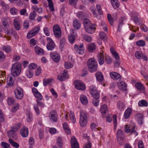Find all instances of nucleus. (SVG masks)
Returning a JSON list of instances; mask_svg holds the SVG:
<instances>
[{
  "instance_id": "nucleus-48",
  "label": "nucleus",
  "mask_w": 148,
  "mask_h": 148,
  "mask_svg": "<svg viewBox=\"0 0 148 148\" xmlns=\"http://www.w3.org/2000/svg\"><path fill=\"white\" fill-rule=\"evenodd\" d=\"M8 103L9 106L13 104L15 102V99L14 98L9 97L8 98Z\"/></svg>"
},
{
  "instance_id": "nucleus-61",
  "label": "nucleus",
  "mask_w": 148,
  "mask_h": 148,
  "mask_svg": "<svg viewBox=\"0 0 148 148\" xmlns=\"http://www.w3.org/2000/svg\"><path fill=\"white\" fill-rule=\"evenodd\" d=\"M19 105L18 104H16L12 108L11 111L13 112H14L16 111L18 109Z\"/></svg>"
},
{
  "instance_id": "nucleus-63",
  "label": "nucleus",
  "mask_w": 148,
  "mask_h": 148,
  "mask_svg": "<svg viewBox=\"0 0 148 148\" xmlns=\"http://www.w3.org/2000/svg\"><path fill=\"white\" fill-rule=\"evenodd\" d=\"M45 35L48 36L50 34V31L49 29L47 27H45L43 29Z\"/></svg>"
},
{
  "instance_id": "nucleus-20",
  "label": "nucleus",
  "mask_w": 148,
  "mask_h": 148,
  "mask_svg": "<svg viewBox=\"0 0 148 148\" xmlns=\"http://www.w3.org/2000/svg\"><path fill=\"white\" fill-rule=\"evenodd\" d=\"M110 75L111 77L114 80H120L121 79V76L116 72H111L110 73Z\"/></svg>"
},
{
  "instance_id": "nucleus-27",
  "label": "nucleus",
  "mask_w": 148,
  "mask_h": 148,
  "mask_svg": "<svg viewBox=\"0 0 148 148\" xmlns=\"http://www.w3.org/2000/svg\"><path fill=\"white\" fill-rule=\"evenodd\" d=\"M124 132L120 130H119L117 133V139L123 140L125 138Z\"/></svg>"
},
{
  "instance_id": "nucleus-2",
  "label": "nucleus",
  "mask_w": 148,
  "mask_h": 148,
  "mask_svg": "<svg viewBox=\"0 0 148 148\" xmlns=\"http://www.w3.org/2000/svg\"><path fill=\"white\" fill-rule=\"evenodd\" d=\"M102 53H100L98 55V58L99 64L102 65L104 64V58L106 63L108 64H110L112 62L111 58L108 56H105L102 50Z\"/></svg>"
},
{
  "instance_id": "nucleus-15",
  "label": "nucleus",
  "mask_w": 148,
  "mask_h": 148,
  "mask_svg": "<svg viewBox=\"0 0 148 148\" xmlns=\"http://www.w3.org/2000/svg\"><path fill=\"white\" fill-rule=\"evenodd\" d=\"M68 71L65 70L63 73L59 74L58 76V78L60 81L65 80L66 79L68 78Z\"/></svg>"
},
{
  "instance_id": "nucleus-8",
  "label": "nucleus",
  "mask_w": 148,
  "mask_h": 148,
  "mask_svg": "<svg viewBox=\"0 0 148 148\" xmlns=\"http://www.w3.org/2000/svg\"><path fill=\"white\" fill-rule=\"evenodd\" d=\"M74 84L75 88L77 90H83L86 88L84 84L81 80H77L75 81Z\"/></svg>"
},
{
  "instance_id": "nucleus-52",
  "label": "nucleus",
  "mask_w": 148,
  "mask_h": 148,
  "mask_svg": "<svg viewBox=\"0 0 148 148\" xmlns=\"http://www.w3.org/2000/svg\"><path fill=\"white\" fill-rule=\"evenodd\" d=\"M37 65L35 63L30 64L28 66V67L30 70H34L37 67Z\"/></svg>"
},
{
  "instance_id": "nucleus-22",
  "label": "nucleus",
  "mask_w": 148,
  "mask_h": 148,
  "mask_svg": "<svg viewBox=\"0 0 148 148\" xmlns=\"http://www.w3.org/2000/svg\"><path fill=\"white\" fill-rule=\"evenodd\" d=\"M34 50L35 53L37 55L42 56L44 54L43 49L38 46H36L34 47Z\"/></svg>"
},
{
  "instance_id": "nucleus-23",
  "label": "nucleus",
  "mask_w": 148,
  "mask_h": 148,
  "mask_svg": "<svg viewBox=\"0 0 148 148\" xmlns=\"http://www.w3.org/2000/svg\"><path fill=\"white\" fill-rule=\"evenodd\" d=\"M88 30L86 29H85V30L87 33L90 34L93 33L95 31L96 25L95 24H91L88 27Z\"/></svg>"
},
{
  "instance_id": "nucleus-59",
  "label": "nucleus",
  "mask_w": 148,
  "mask_h": 148,
  "mask_svg": "<svg viewBox=\"0 0 148 148\" xmlns=\"http://www.w3.org/2000/svg\"><path fill=\"white\" fill-rule=\"evenodd\" d=\"M37 41L34 38H32L30 40V43L32 47L34 46L37 44Z\"/></svg>"
},
{
  "instance_id": "nucleus-37",
  "label": "nucleus",
  "mask_w": 148,
  "mask_h": 148,
  "mask_svg": "<svg viewBox=\"0 0 148 148\" xmlns=\"http://www.w3.org/2000/svg\"><path fill=\"white\" fill-rule=\"evenodd\" d=\"M37 33L35 31L32 29L27 34V38L28 39H30L35 36Z\"/></svg>"
},
{
  "instance_id": "nucleus-24",
  "label": "nucleus",
  "mask_w": 148,
  "mask_h": 148,
  "mask_svg": "<svg viewBox=\"0 0 148 148\" xmlns=\"http://www.w3.org/2000/svg\"><path fill=\"white\" fill-rule=\"evenodd\" d=\"M136 118L137 119L138 123L141 125L143 123V115L141 113H138L136 114Z\"/></svg>"
},
{
  "instance_id": "nucleus-36",
  "label": "nucleus",
  "mask_w": 148,
  "mask_h": 148,
  "mask_svg": "<svg viewBox=\"0 0 148 148\" xmlns=\"http://www.w3.org/2000/svg\"><path fill=\"white\" fill-rule=\"evenodd\" d=\"M95 45L94 43H91L88 45V51L90 52L94 51L95 49Z\"/></svg>"
},
{
  "instance_id": "nucleus-49",
  "label": "nucleus",
  "mask_w": 148,
  "mask_h": 148,
  "mask_svg": "<svg viewBox=\"0 0 148 148\" xmlns=\"http://www.w3.org/2000/svg\"><path fill=\"white\" fill-rule=\"evenodd\" d=\"M48 2L49 7L50 10L51 11H53L54 10V8L53 7V5L52 0H47Z\"/></svg>"
},
{
  "instance_id": "nucleus-17",
  "label": "nucleus",
  "mask_w": 148,
  "mask_h": 148,
  "mask_svg": "<svg viewBox=\"0 0 148 148\" xmlns=\"http://www.w3.org/2000/svg\"><path fill=\"white\" fill-rule=\"evenodd\" d=\"M32 91L34 96L38 100H42L43 99V97L41 94L38 91L37 89L35 88H32Z\"/></svg>"
},
{
  "instance_id": "nucleus-31",
  "label": "nucleus",
  "mask_w": 148,
  "mask_h": 148,
  "mask_svg": "<svg viewBox=\"0 0 148 148\" xmlns=\"http://www.w3.org/2000/svg\"><path fill=\"white\" fill-rule=\"evenodd\" d=\"M110 52L116 60L119 59V56L118 53L116 52L113 47H111L110 49Z\"/></svg>"
},
{
  "instance_id": "nucleus-34",
  "label": "nucleus",
  "mask_w": 148,
  "mask_h": 148,
  "mask_svg": "<svg viewBox=\"0 0 148 148\" xmlns=\"http://www.w3.org/2000/svg\"><path fill=\"white\" fill-rule=\"evenodd\" d=\"M113 7L115 9L119 7L120 4L118 0H110Z\"/></svg>"
},
{
  "instance_id": "nucleus-51",
  "label": "nucleus",
  "mask_w": 148,
  "mask_h": 148,
  "mask_svg": "<svg viewBox=\"0 0 148 148\" xmlns=\"http://www.w3.org/2000/svg\"><path fill=\"white\" fill-rule=\"evenodd\" d=\"M26 74L28 78H31L33 76V72L32 71L30 70V69L26 71Z\"/></svg>"
},
{
  "instance_id": "nucleus-13",
  "label": "nucleus",
  "mask_w": 148,
  "mask_h": 148,
  "mask_svg": "<svg viewBox=\"0 0 148 148\" xmlns=\"http://www.w3.org/2000/svg\"><path fill=\"white\" fill-rule=\"evenodd\" d=\"M74 48L76 52L78 54H82L84 53V48L82 44L78 45H75Z\"/></svg>"
},
{
  "instance_id": "nucleus-16",
  "label": "nucleus",
  "mask_w": 148,
  "mask_h": 148,
  "mask_svg": "<svg viewBox=\"0 0 148 148\" xmlns=\"http://www.w3.org/2000/svg\"><path fill=\"white\" fill-rule=\"evenodd\" d=\"M117 86L122 91H125L127 90V85L124 82H119L117 83Z\"/></svg>"
},
{
  "instance_id": "nucleus-28",
  "label": "nucleus",
  "mask_w": 148,
  "mask_h": 148,
  "mask_svg": "<svg viewBox=\"0 0 148 148\" xmlns=\"http://www.w3.org/2000/svg\"><path fill=\"white\" fill-rule=\"evenodd\" d=\"M95 76L97 80L99 82H101L103 80V76L100 72H97L95 74Z\"/></svg>"
},
{
  "instance_id": "nucleus-29",
  "label": "nucleus",
  "mask_w": 148,
  "mask_h": 148,
  "mask_svg": "<svg viewBox=\"0 0 148 148\" xmlns=\"http://www.w3.org/2000/svg\"><path fill=\"white\" fill-rule=\"evenodd\" d=\"M21 135L23 137H26L27 136L28 134V131L27 128L24 127L21 130Z\"/></svg>"
},
{
  "instance_id": "nucleus-1",
  "label": "nucleus",
  "mask_w": 148,
  "mask_h": 148,
  "mask_svg": "<svg viewBox=\"0 0 148 148\" xmlns=\"http://www.w3.org/2000/svg\"><path fill=\"white\" fill-rule=\"evenodd\" d=\"M21 64L18 62L13 64L11 68V74L12 75L16 77L18 76L21 71Z\"/></svg>"
},
{
  "instance_id": "nucleus-57",
  "label": "nucleus",
  "mask_w": 148,
  "mask_h": 148,
  "mask_svg": "<svg viewBox=\"0 0 148 148\" xmlns=\"http://www.w3.org/2000/svg\"><path fill=\"white\" fill-rule=\"evenodd\" d=\"M65 68L67 69H70L73 67V65L69 62H66L64 64Z\"/></svg>"
},
{
  "instance_id": "nucleus-7",
  "label": "nucleus",
  "mask_w": 148,
  "mask_h": 148,
  "mask_svg": "<svg viewBox=\"0 0 148 148\" xmlns=\"http://www.w3.org/2000/svg\"><path fill=\"white\" fill-rule=\"evenodd\" d=\"M135 126L131 125H126L125 126V131L127 133L130 132L131 134H134L135 136L138 135V133L134 130Z\"/></svg>"
},
{
  "instance_id": "nucleus-39",
  "label": "nucleus",
  "mask_w": 148,
  "mask_h": 148,
  "mask_svg": "<svg viewBox=\"0 0 148 148\" xmlns=\"http://www.w3.org/2000/svg\"><path fill=\"white\" fill-rule=\"evenodd\" d=\"M0 5L2 8L6 11L8 10L9 9V6L8 4L1 1H0Z\"/></svg>"
},
{
  "instance_id": "nucleus-53",
  "label": "nucleus",
  "mask_w": 148,
  "mask_h": 148,
  "mask_svg": "<svg viewBox=\"0 0 148 148\" xmlns=\"http://www.w3.org/2000/svg\"><path fill=\"white\" fill-rule=\"evenodd\" d=\"M17 11V10L14 7L11 8L10 10V12L11 14L13 15L16 14Z\"/></svg>"
},
{
  "instance_id": "nucleus-33",
  "label": "nucleus",
  "mask_w": 148,
  "mask_h": 148,
  "mask_svg": "<svg viewBox=\"0 0 148 148\" xmlns=\"http://www.w3.org/2000/svg\"><path fill=\"white\" fill-rule=\"evenodd\" d=\"M132 110L130 108H128L125 111L124 114V117L125 119H128L132 113Z\"/></svg>"
},
{
  "instance_id": "nucleus-47",
  "label": "nucleus",
  "mask_w": 148,
  "mask_h": 148,
  "mask_svg": "<svg viewBox=\"0 0 148 148\" xmlns=\"http://www.w3.org/2000/svg\"><path fill=\"white\" fill-rule=\"evenodd\" d=\"M57 143L59 147L61 148L63 146V142L62 138L60 137H58L57 139Z\"/></svg>"
},
{
  "instance_id": "nucleus-3",
  "label": "nucleus",
  "mask_w": 148,
  "mask_h": 148,
  "mask_svg": "<svg viewBox=\"0 0 148 148\" xmlns=\"http://www.w3.org/2000/svg\"><path fill=\"white\" fill-rule=\"evenodd\" d=\"M88 114L86 112L82 111L80 112L79 123L82 127H85L87 124Z\"/></svg>"
},
{
  "instance_id": "nucleus-12",
  "label": "nucleus",
  "mask_w": 148,
  "mask_h": 148,
  "mask_svg": "<svg viewBox=\"0 0 148 148\" xmlns=\"http://www.w3.org/2000/svg\"><path fill=\"white\" fill-rule=\"evenodd\" d=\"M48 43L47 45V48L49 50L51 51L54 49L55 47V44L52 40L50 38L47 37V38Z\"/></svg>"
},
{
  "instance_id": "nucleus-64",
  "label": "nucleus",
  "mask_w": 148,
  "mask_h": 148,
  "mask_svg": "<svg viewBox=\"0 0 148 148\" xmlns=\"http://www.w3.org/2000/svg\"><path fill=\"white\" fill-rule=\"evenodd\" d=\"M107 18L110 25H112L113 23V19L111 15L109 14H108Z\"/></svg>"
},
{
  "instance_id": "nucleus-30",
  "label": "nucleus",
  "mask_w": 148,
  "mask_h": 148,
  "mask_svg": "<svg viewBox=\"0 0 148 148\" xmlns=\"http://www.w3.org/2000/svg\"><path fill=\"white\" fill-rule=\"evenodd\" d=\"M73 25L75 29L78 30L80 28L81 23L78 20L75 19L73 21Z\"/></svg>"
},
{
  "instance_id": "nucleus-6",
  "label": "nucleus",
  "mask_w": 148,
  "mask_h": 148,
  "mask_svg": "<svg viewBox=\"0 0 148 148\" xmlns=\"http://www.w3.org/2000/svg\"><path fill=\"white\" fill-rule=\"evenodd\" d=\"M90 93L92 97L95 99H97L99 98V94L96 87L93 85L90 86Z\"/></svg>"
},
{
  "instance_id": "nucleus-32",
  "label": "nucleus",
  "mask_w": 148,
  "mask_h": 148,
  "mask_svg": "<svg viewBox=\"0 0 148 148\" xmlns=\"http://www.w3.org/2000/svg\"><path fill=\"white\" fill-rule=\"evenodd\" d=\"M135 86L139 91H143L145 88L143 85L139 82H137L135 84Z\"/></svg>"
},
{
  "instance_id": "nucleus-41",
  "label": "nucleus",
  "mask_w": 148,
  "mask_h": 148,
  "mask_svg": "<svg viewBox=\"0 0 148 148\" xmlns=\"http://www.w3.org/2000/svg\"><path fill=\"white\" fill-rule=\"evenodd\" d=\"M117 106L119 109L122 110L125 108V104L121 101H118L117 104Z\"/></svg>"
},
{
  "instance_id": "nucleus-56",
  "label": "nucleus",
  "mask_w": 148,
  "mask_h": 148,
  "mask_svg": "<svg viewBox=\"0 0 148 148\" xmlns=\"http://www.w3.org/2000/svg\"><path fill=\"white\" fill-rule=\"evenodd\" d=\"M36 14L35 11L31 12L29 15V18L31 20H34L36 16Z\"/></svg>"
},
{
  "instance_id": "nucleus-14",
  "label": "nucleus",
  "mask_w": 148,
  "mask_h": 148,
  "mask_svg": "<svg viewBox=\"0 0 148 148\" xmlns=\"http://www.w3.org/2000/svg\"><path fill=\"white\" fill-rule=\"evenodd\" d=\"M51 57L55 62H58L60 60V57L59 54L56 52H51L50 53Z\"/></svg>"
},
{
  "instance_id": "nucleus-35",
  "label": "nucleus",
  "mask_w": 148,
  "mask_h": 148,
  "mask_svg": "<svg viewBox=\"0 0 148 148\" xmlns=\"http://www.w3.org/2000/svg\"><path fill=\"white\" fill-rule=\"evenodd\" d=\"M63 126L65 133L67 134H70L71 133V131L68 126V124L64 122L63 124Z\"/></svg>"
},
{
  "instance_id": "nucleus-18",
  "label": "nucleus",
  "mask_w": 148,
  "mask_h": 148,
  "mask_svg": "<svg viewBox=\"0 0 148 148\" xmlns=\"http://www.w3.org/2000/svg\"><path fill=\"white\" fill-rule=\"evenodd\" d=\"M50 119L54 122H56L58 120V117L56 111L54 110H51L50 113Z\"/></svg>"
},
{
  "instance_id": "nucleus-4",
  "label": "nucleus",
  "mask_w": 148,
  "mask_h": 148,
  "mask_svg": "<svg viewBox=\"0 0 148 148\" xmlns=\"http://www.w3.org/2000/svg\"><path fill=\"white\" fill-rule=\"evenodd\" d=\"M87 65L90 72H93L97 70V63L94 59L91 58L89 59L87 62Z\"/></svg>"
},
{
  "instance_id": "nucleus-54",
  "label": "nucleus",
  "mask_w": 148,
  "mask_h": 148,
  "mask_svg": "<svg viewBox=\"0 0 148 148\" xmlns=\"http://www.w3.org/2000/svg\"><path fill=\"white\" fill-rule=\"evenodd\" d=\"M10 33L11 34L14 36L15 38H18L17 33L14 29L12 28L11 29Z\"/></svg>"
},
{
  "instance_id": "nucleus-50",
  "label": "nucleus",
  "mask_w": 148,
  "mask_h": 148,
  "mask_svg": "<svg viewBox=\"0 0 148 148\" xmlns=\"http://www.w3.org/2000/svg\"><path fill=\"white\" fill-rule=\"evenodd\" d=\"M53 80V79L51 78L49 79H44L43 80V83L44 86H47L49 84L51 83Z\"/></svg>"
},
{
  "instance_id": "nucleus-46",
  "label": "nucleus",
  "mask_w": 148,
  "mask_h": 148,
  "mask_svg": "<svg viewBox=\"0 0 148 148\" xmlns=\"http://www.w3.org/2000/svg\"><path fill=\"white\" fill-rule=\"evenodd\" d=\"M9 141L10 144L14 147L16 148L19 147V145L18 144L14 141L12 139L9 138Z\"/></svg>"
},
{
  "instance_id": "nucleus-45",
  "label": "nucleus",
  "mask_w": 148,
  "mask_h": 148,
  "mask_svg": "<svg viewBox=\"0 0 148 148\" xmlns=\"http://www.w3.org/2000/svg\"><path fill=\"white\" fill-rule=\"evenodd\" d=\"M2 50L3 51H5L6 53H8L11 51L12 49L9 46L7 45L3 46L2 47Z\"/></svg>"
},
{
  "instance_id": "nucleus-43",
  "label": "nucleus",
  "mask_w": 148,
  "mask_h": 148,
  "mask_svg": "<svg viewBox=\"0 0 148 148\" xmlns=\"http://www.w3.org/2000/svg\"><path fill=\"white\" fill-rule=\"evenodd\" d=\"M138 105L140 107L145 106L147 107L148 106V104L147 102L143 100H142L139 101Z\"/></svg>"
},
{
  "instance_id": "nucleus-21",
  "label": "nucleus",
  "mask_w": 148,
  "mask_h": 148,
  "mask_svg": "<svg viewBox=\"0 0 148 148\" xmlns=\"http://www.w3.org/2000/svg\"><path fill=\"white\" fill-rule=\"evenodd\" d=\"M136 58L138 59H143L145 61L147 60V58L146 56L143 54L142 52L139 51H136L135 53Z\"/></svg>"
},
{
  "instance_id": "nucleus-42",
  "label": "nucleus",
  "mask_w": 148,
  "mask_h": 148,
  "mask_svg": "<svg viewBox=\"0 0 148 148\" xmlns=\"http://www.w3.org/2000/svg\"><path fill=\"white\" fill-rule=\"evenodd\" d=\"M100 110L102 114H105L108 111L107 107L106 104L103 105L101 107Z\"/></svg>"
},
{
  "instance_id": "nucleus-19",
  "label": "nucleus",
  "mask_w": 148,
  "mask_h": 148,
  "mask_svg": "<svg viewBox=\"0 0 148 148\" xmlns=\"http://www.w3.org/2000/svg\"><path fill=\"white\" fill-rule=\"evenodd\" d=\"M71 144L72 148H79V145L76 138L72 136L71 139Z\"/></svg>"
},
{
  "instance_id": "nucleus-44",
  "label": "nucleus",
  "mask_w": 148,
  "mask_h": 148,
  "mask_svg": "<svg viewBox=\"0 0 148 148\" xmlns=\"http://www.w3.org/2000/svg\"><path fill=\"white\" fill-rule=\"evenodd\" d=\"M66 39L65 38H62L60 40V48L62 50L64 48L66 43Z\"/></svg>"
},
{
  "instance_id": "nucleus-60",
  "label": "nucleus",
  "mask_w": 148,
  "mask_h": 148,
  "mask_svg": "<svg viewBox=\"0 0 148 148\" xmlns=\"http://www.w3.org/2000/svg\"><path fill=\"white\" fill-rule=\"evenodd\" d=\"M84 38L85 40L88 42H90L92 41V38L90 36L85 35L84 36Z\"/></svg>"
},
{
  "instance_id": "nucleus-10",
  "label": "nucleus",
  "mask_w": 148,
  "mask_h": 148,
  "mask_svg": "<svg viewBox=\"0 0 148 148\" xmlns=\"http://www.w3.org/2000/svg\"><path fill=\"white\" fill-rule=\"evenodd\" d=\"M14 94L16 98L17 99H21L23 97V90L20 87H18L15 90Z\"/></svg>"
},
{
  "instance_id": "nucleus-9",
  "label": "nucleus",
  "mask_w": 148,
  "mask_h": 148,
  "mask_svg": "<svg viewBox=\"0 0 148 148\" xmlns=\"http://www.w3.org/2000/svg\"><path fill=\"white\" fill-rule=\"evenodd\" d=\"M54 35L56 38H59L61 36V31L60 27L57 24L54 25L53 27Z\"/></svg>"
},
{
  "instance_id": "nucleus-5",
  "label": "nucleus",
  "mask_w": 148,
  "mask_h": 148,
  "mask_svg": "<svg viewBox=\"0 0 148 148\" xmlns=\"http://www.w3.org/2000/svg\"><path fill=\"white\" fill-rule=\"evenodd\" d=\"M21 125V124L20 122L14 125L12 127V129L8 132L9 136L10 138H15L16 136V132L19 129Z\"/></svg>"
},
{
  "instance_id": "nucleus-26",
  "label": "nucleus",
  "mask_w": 148,
  "mask_h": 148,
  "mask_svg": "<svg viewBox=\"0 0 148 148\" xmlns=\"http://www.w3.org/2000/svg\"><path fill=\"white\" fill-rule=\"evenodd\" d=\"M14 25L15 29L17 30H19L21 28V25L20 21L17 19L14 21Z\"/></svg>"
},
{
  "instance_id": "nucleus-38",
  "label": "nucleus",
  "mask_w": 148,
  "mask_h": 148,
  "mask_svg": "<svg viewBox=\"0 0 148 148\" xmlns=\"http://www.w3.org/2000/svg\"><path fill=\"white\" fill-rule=\"evenodd\" d=\"M83 23L85 29H86L87 30L88 29V27L92 24L90 21L87 18L85 19L84 20Z\"/></svg>"
},
{
  "instance_id": "nucleus-55",
  "label": "nucleus",
  "mask_w": 148,
  "mask_h": 148,
  "mask_svg": "<svg viewBox=\"0 0 148 148\" xmlns=\"http://www.w3.org/2000/svg\"><path fill=\"white\" fill-rule=\"evenodd\" d=\"M136 45L137 46L143 47L145 45V42L143 40H139L136 42Z\"/></svg>"
},
{
  "instance_id": "nucleus-25",
  "label": "nucleus",
  "mask_w": 148,
  "mask_h": 148,
  "mask_svg": "<svg viewBox=\"0 0 148 148\" xmlns=\"http://www.w3.org/2000/svg\"><path fill=\"white\" fill-rule=\"evenodd\" d=\"M80 100L82 103L84 105H86L88 103V100L86 97L82 95L80 96Z\"/></svg>"
},
{
  "instance_id": "nucleus-58",
  "label": "nucleus",
  "mask_w": 148,
  "mask_h": 148,
  "mask_svg": "<svg viewBox=\"0 0 148 148\" xmlns=\"http://www.w3.org/2000/svg\"><path fill=\"white\" fill-rule=\"evenodd\" d=\"M85 16V14L82 12H79L77 14V17L80 19H83Z\"/></svg>"
},
{
  "instance_id": "nucleus-11",
  "label": "nucleus",
  "mask_w": 148,
  "mask_h": 148,
  "mask_svg": "<svg viewBox=\"0 0 148 148\" xmlns=\"http://www.w3.org/2000/svg\"><path fill=\"white\" fill-rule=\"evenodd\" d=\"M40 101V100L37 99L36 101L37 103V104H34V109L37 114H39L40 113V111L38 106L42 108H43L45 106V103Z\"/></svg>"
},
{
  "instance_id": "nucleus-40",
  "label": "nucleus",
  "mask_w": 148,
  "mask_h": 148,
  "mask_svg": "<svg viewBox=\"0 0 148 148\" xmlns=\"http://www.w3.org/2000/svg\"><path fill=\"white\" fill-rule=\"evenodd\" d=\"M99 36L101 39L104 42H106L107 38L106 34L103 32H101L99 33Z\"/></svg>"
},
{
  "instance_id": "nucleus-62",
  "label": "nucleus",
  "mask_w": 148,
  "mask_h": 148,
  "mask_svg": "<svg viewBox=\"0 0 148 148\" xmlns=\"http://www.w3.org/2000/svg\"><path fill=\"white\" fill-rule=\"evenodd\" d=\"M14 82V81L11 77H9V80L8 81L7 85L10 86H12Z\"/></svg>"
}]
</instances>
